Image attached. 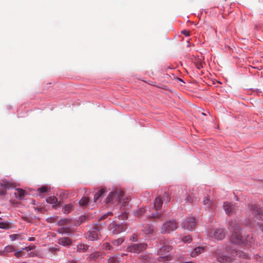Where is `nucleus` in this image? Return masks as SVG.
Masks as SVG:
<instances>
[{"label": "nucleus", "mask_w": 263, "mask_h": 263, "mask_svg": "<svg viewBox=\"0 0 263 263\" xmlns=\"http://www.w3.org/2000/svg\"><path fill=\"white\" fill-rule=\"evenodd\" d=\"M102 248L105 250H111L113 249L112 246L108 242H105L102 245Z\"/></svg>", "instance_id": "4c0bfd02"}, {"label": "nucleus", "mask_w": 263, "mask_h": 263, "mask_svg": "<svg viewBox=\"0 0 263 263\" xmlns=\"http://www.w3.org/2000/svg\"><path fill=\"white\" fill-rule=\"evenodd\" d=\"M143 231L146 234H152L154 232V226L149 224H145L144 226Z\"/></svg>", "instance_id": "5701e85b"}, {"label": "nucleus", "mask_w": 263, "mask_h": 263, "mask_svg": "<svg viewBox=\"0 0 263 263\" xmlns=\"http://www.w3.org/2000/svg\"><path fill=\"white\" fill-rule=\"evenodd\" d=\"M235 198L237 200H238V198L237 196H235Z\"/></svg>", "instance_id": "052dcab7"}, {"label": "nucleus", "mask_w": 263, "mask_h": 263, "mask_svg": "<svg viewBox=\"0 0 263 263\" xmlns=\"http://www.w3.org/2000/svg\"><path fill=\"white\" fill-rule=\"evenodd\" d=\"M22 255V252L21 251H18L15 252L14 255L17 257L19 258Z\"/></svg>", "instance_id": "8fccbe9b"}, {"label": "nucleus", "mask_w": 263, "mask_h": 263, "mask_svg": "<svg viewBox=\"0 0 263 263\" xmlns=\"http://www.w3.org/2000/svg\"><path fill=\"white\" fill-rule=\"evenodd\" d=\"M254 242V238L252 234L247 235L245 236V238L243 237V244L242 246H251Z\"/></svg>", "instance_id": "f3484780"}, {"label": "nucleus", "mask_w": 263, "mask_h": 263, "mask_svg": "<svg viewBox=\"0 0 263 263\" xmlns=\"http://www.w3.org/2000/svg\"><path fill=\"white\" fill-rule=\"evenodd\" d=\"M258 226L260 230L263 232V224H258Z\"/></svg>", "instance_id": "5fc2aeb1"}, {"label": "nucleus", "mask_w": 263, "mask_h": 263, "mask_svg": "<svg viewBox=\"0 0 263 263\" xmlns=\"http://www.w3.org/2000/svg\"><path fill=\"white\" fill-rule=\"evenodd\" d=\"M108 263H119V260L116 256H111L108 259Z\"/></svg>", "instance_id": "37998d69"}, {"label": "nucleus", "mask_w": 263, "mask_h": 263, "mask_svg": "<svg viewBox=\"0 0 263 263\" xmlns=\"http://www.w3.org/2000/svg\"><path fill=\"white\" fill-rule=\"evenodd\" d=\"M71 222V220L67 218H64L59 220L58 222V224L59 226L65 225Z\"/></svg>", "instance_id": "2f4dec72"}, {"label": "nucleus", "mask_w": 263, "mask_h": 263, "mask_svg": "<svg viewBox=\"0 0 263 263\" xmlns=\"http://www.w3.org/2000/svg\"><path fill=\"white\" fill-rule=\"evenodd\" d=\"M232 253H235L236 256L243 259H247L248 257V254L241 251L233 250L232 252Z\"/></svg>", "instance_id": "393cba45"}, {"label": "nucleus", "mask_w": 263, "mask_h": 263, "mask_svg": "<svg viewBox=\"0 0 263 263\" xmlns=\"http://www.w3.org/2000/svg\"><path fill=\"white\" fill-rule=\"evenodd\" d=\"M129 240L131 241H134V242L138 241V235L135 233L133 234L129 238Z\"/></svg>", "instance_id": "a18cd8bd"}, {"label": "nucleus", "mask_w": 263, "mask_h": 263, "mask_svg": "<svg viewBox=\"0 0 263 263\" xmlns=\"http://www.w3.org/2000/svg\"><path fill=\"white\" fill-rule=\"evenodd\" d=\"M203 203L209 207L211 205V201L208 197H205L203 200Z\"/></svg>", "instance_id": "c03bdc74"}, {"label": "nucleus", "mask_w": 263, "mask_h": 263, "mask_svg": "<svg viewBox=\"0 0 263 263\" xmlns=\"http://www.w3.org/2000/svg\"><path fill=\"white\" fill-rule=\"evenodd\" d=\"M109 228L114 234H118L125 231L127 229V226L123 223L117 224L113 221L109 224Z\"/></svg>", "instance_id": "6e6552de"}, {"label": "nucleus", "mask_w": 263, "mask_h": 263, "mask_svg": "<svg viewBox=\"0 0 263 263\" xmlns=\"http://www.w3.org/2000/svg\"><path fill=\"white\" fill-rule=\"evenodd\" d=\"M50 188H48L47 186L43 185L41 187L38 188L37 191L40 193H45L47 192L49 190Z\"/></svg>", "instance_id": "f704fd0d"}, {"label": "nucleus", "mask_w": 263, "mask_h": 263, "mask_svg": "<svg viewBox=\"0 0 263 263\" xmlns=\"http://www.w3.org/2000/svg\"><path fill=\"white\" fill-rule=\"evenodd\" d=\"M182 240L185 243H190L192 241L191 235H186L182 238Z\"/></svg>", "instance_id": "ea45409f"}, {"label": "nucleus", "mask_w": 263, "mask_h": 263, "mask_svg": "<svg viewBox=\"0 0 263 263\" xmlns=\"http://www.w3.org/2000/svg\"><path fill=\"white\" fill-rule=\"evenodd\" d=\"M0 228L5 229V230H9L11 228L10 223L8 222H1L0 221Z\"/></svg>", "instance_id": "c756f323"}, {"label": "nucleus", "mask_w": 263, "mask_h": 263, "mask_svg": "<svg viewBox=\"0 0 263 263\" xmlns=\"http://www.w3.org/2000/svg\"><path fill=\"white\" fill-rule=\"evenodd\" d=\"M147 245L146 243H130L126 248L128 252L139 254L144 251L147 248Z\"/></svg>", "instance_id": "7ed1b4c3"}, {"label": "nucleus", "mask_w": 263, "mask_h": 263, "mask_svg": "<svg viewBox=\"0 0 263 263\" xmlns=\"http://www.w3.org/2000/svg\"><path fill=\"white\" fill-rule=\"evenodd\" d=\"M243 237L244 236H242L239 233V231H235V232L232 233L230 239L231 242L232 243L239 246H242V244L243 243Z\"/></svg>", "instance_id": "9d476101"}, {"label": "nucleus", "mask_w": 263, "mask_h": 263, "mask_svg": "<svg viewBox=\"0 0 263 263\" xmlns=\"http://www.w3.org/2000/svg\"><path fill=\"white\" fill-rule=\"evenodd\" d=\"M195 65L196 67L198 69L202 68L203 67L204 65H205L204 63L202 61L201 59H198L195 61Z\"/></svg>", "instance_id": "c85d7f7f"}, {"label": "nucleus", "mask_w": 263, "mask_h": 263, "mask_svg": "<svg viewBox=\"0 0 263 263\" xmlns=\"http://www.w3.org/2000/svg\"><path fill=\"white\" fill-rule=\"evenodd\" d=\"M46 202L52 205V207L57 209L61 206V202L58 201V198L54 196H50L46 198Z\"/></svg>", "instance_id": "2eb2a0df"}, {"label": "nucleus", "mask_w": 263, "mask_h": 263, "mask_svg": "<svg viewBox=\"0 0 263 263\" xmlns=\"http://www.w3.org/2000/svg\"><path fill=\"white\" fill-rule=\"evenodd\" d=\"M194 114H199L201 115H206V113L205 112H203L202 109L199 107H195L194 108Z\"/></svg>", "instance_id": "58836bf2"}, {"label": "nucleus", "mask_w": 263, "mask_h": 263, "mask_svg": "<svg viewBox=\"0 0 263 263\" xmlns=\"http://www.w3.org/2000/svg\"><path fill=\"white\" fill-rule=\"evenodd\" d=\"M32 204H35V201L33 200L31 202Z\"/></svg>", "instance_id": "bf43d9fd"}, {"label": "nucleus", "mask_w": 263, "mask_h": 263, "mask_svg": "<svg viewBox=\"0 0 263 263\" xmlns=\"http://www.w3.org/2000/svg\"><path fill=\"white\" fill-rule=\"evenodd\" d=\"M89 246L84 243L78 244L77 246V251L79 252H85L88 249Z\"/></svg>", "instance_id": "b1692460"}, {"label": "nucleus", "mask_w": 263, "mask_h": 263, "mask_svg": "<svg viewBox=\"0 0 263 263\" xmlns=\"http://www.w3.org/2000/svg\"><path fill=\"white\" fill-rule=\"evenodd\" d=\"M58 243L63 246L68 247L71 245L72 241L68 237H62L58 239Z\"/></svg>", "instance_id": "a211bd4d"}, {"label": "nucleus", "mask_w": 263, "mask_h": 263, "mask_svg": "<svg viewBox=\"0 0 263 263\" xmlns=\"http://www.w3.org/2000/svg\"><path fill=\"white\" fill-rule=\"evenodd\" d=\"M139 258L143 263H154V259L148 254L141 255Z\"/></svg>", "instance_id": "412c9836"}, {"label": "nucleus", "mask_w": 263, "mask_h": 263, "mask_svg": "<svg viewBox=\"0 0 263 263\" xmlns=\"http://www.w3.org/2000/svg\"><path fill=\"white\" fill-rule=\"evenodd\" d=\"M107 191L106 187L101 186L97 192L94 195L93 201L95 203H100L101 201L102 197L107 193Z\"/></svg>", "instance_id": "ddd939ff"}, {"label": "nucleus", "mask_w": 263, "mask_h": 263, "mask_svg": "<svg viewBox=\"0 0 263 263\" xmlns=\"http://www.w3.org/2000/svg\"><path fill=\"white\" fill-rule=\"evenodd\" d=\"M128 213L126 211H124L121 214L119 215V218L121 220L127 219L128 218Z\"/></svg>", "instance_id": "79ce46f5"}, {"label": "nucleus", "mask_w": 263, "mask_h": 263, "mask_svg": "<svg viewBox=\"0 0 263 263\" xmlns=\"http://www.w3.org/2000/svg\"><path fill=\"white\" fill-rule=\"evenodd\" d=\"M16 183L12 181L2 180L0 182V196H4L6 194L7 189L15 188Z\"/></svg>", "instance_id": "20e7f679"}, {"label": "nucleus", "mask_w": 263, "mask_h": 263, "mask_svg": "<svg viewBox=\"0 0 263 263\" xmlns=\"http://www.w3.org/2000/svg\"><path fill=\"white\" fill-rule=\"evenodd\" d=\"M103 256V253L102 252L96 251L90 254L87 257V260L89 261H97L100 258H102Z\"/></svg>", "instance_id": "dca6fc26"}, {"label": "nucleus", "mask_w": 263, "mask_h": 263, "mask_svg": "<svg viewBox=\"0 0 263 263\" xmlns=\"http://www.w3.org/2000/svg\"><path fill=\"white\" fill-rule=\"evenodd\" d=\"M177 223L175 220H170L164 223L161 227V233H168L177 228Z\"/></svg>", "instance_id": "39448f33"}, {"label": "nucleus", "mask_w": 263, "mask_h": 263, "mask_svg": "<svg viewBox=\"0 0 263 263\" xmlns=\"http://www.w3.org/2000/svg\"><path fill=\"white\" fill-rule=\"evenodd\" d=\"M86 218V217L85 216L80 217L79 220H78L77 223L76 224L80 225L81 224Z\"/></svg>", "instance_id": "de8ad7c7"}, {"label": "nucleus", "mask_w": 263, "mask_h": 263, "mask_svg": "<svg viewBox=\"0 0 263 263\" xmlns=\"http://www.w3.org/2000/svg\"><path fill=\"white\" fill-rule=\"evenodd\" d=\"M171 198V194L168 192H165L163 196V201L166 203H168Z\"/></svg>", "instance_id": "7c9ffc66"}, {"label": "nucleus", "mask_w": 263, "mask_h": 263, "mask_svg": "<svg viewBox=\"0 0 263 263\" xmlns=\"http://www.w3.org/2000/svg\"><path fill=\"white\" fill-rule=\"evenodd\" d=\"M36 209L38 210L39 211H40V210L39 208H36Z\"/></svg>", "instance_id": "680f3d73"}, {"label": "nucleus", "mask_w": 263, "mask_h": 263, "mask_svg": "<svg viewBox=\"0 0 263 263\" xmlns=\"http://www.w3.org/2000/svg\"><path fill=\"white\" fill-rule=\"evenodd\" d=\"M127 202V201H125V200H123V203H122L123 205L124 206H125Z\"/></svg>", "instance_id": "13d9d810"}, {"label": "nucleus", "mask_w": 263, "mask_h": 263, "mask_svg": "<svg viewBox=\"0 0 263 263\" xmlns=\"http://www.w3.org/2000/svg\"><path fill=\"white\" fill-rule=\"evenodd\" d=\"M22 219L26 221H28V218L26 217H23Z\"/></svg>", "instance_id": "4d7b16f0"}, {"label": "nucleus", "mask_w": 263, "mask_h": 263, "mask_svg": "<svg viewBox=\"0 0 263 263\" xmlns=\"http://www.w3.org/2000/svg\"><path fill=\"white\" fill-rule=\"evenodd\" d=\"M124 241V239L123 237L119 238L117 239L112 240L111 241V243L114 246H119L121 245Z\"/></svg>", "instance_id": "cd10ccee"}, {"label": "nucleus", "mask_w": 263, "mask_h": 263, "mask_svg": "<svg viewBox=\"0 0 263 263\" xmlns=\"http://www.w3.org/2000/svg\"><path fill=\"white\" fill-rule=\"evenodd\" d=\"M163 200L160 197H156L154 201V206L157 210H159L162 205Z\"/></svg>", "instance_id": "a878e982"}, {"label": "nucleus", "mask_w": 263, "mask_h": 263, "mask_svg": "<svg viewBox=\"0 0 263 263\" xmlns=\"http://www.w3.org/2000/svg\"><path fill=\"white\" fill-rule=\"evenodd\" d=\"M89 202V198L87 197H83L79 201V204L81 206H84L87 204Z\"/></svg>", "instance_id": "473e14b6"}, {"label": "nucleus", "mask_w": 263, "mask_h": 263, "mask_svg": "<svg viewBox=\"0 0 263 263\" xmlns=\"http://www.w3.org/2000/svg\"><path fill=\"white\" fill-rule=\"evenodd\" d=\"M17 193H15V197L20 200H22L26 194V191L20 188L16 189Z\"/></svg>", "instance_id": "4be33fe9"}, {"label": "nucleus", "mask_w": 263, "mask_h": 263, "mask_svg": "<svg viewBox=\"0 0 263 263\" xmlns=\"http://www.w3.org/2000/svg\"><path fill=\"white\" fill-rule=\"evenodd\" d=\"M160 217V215H156L155 214H152L151 216H150V218H159Z\"/></svg>", "instance_id": "603ef678"}, {"label": "nucleus", "mask_w": 263, "mask_h": 263, "mask_svg": "<svg viewBox=\"0 0 263 263\" xmlns=\"http://www.w3.org/2000/svg\"><path fill=\"white\" fill-rule=\"evenodd\" d=\"M70 230L68 228L62 227L59 228L57 232L60 234H64V233H69Z\"/></svg>", "instance_id": "c9c22d12"}, {"label": "nucleus", "mask_w": 263, "mask_h": 263, "mask_svg": "<svg viewBox=\"0 0 263 263\" xmlns=\"http://www.w3.org/2000/svg\"><path fill=\"white\" fill-rule=\"evenodd\" d=\"M223 209L226 213L228 215H230L235 212L236 205L235 204H232L229 202H224L223 203Z\"/></svg>", "instance_id": "4468645a"}, {"label": "nucleus", "mask_w": 263, "mask_h": 263, "mask_svg": "<svg viewBox=\"0 0 263 263\" xmlns=\"http://www.w3.org/2000/svg\"><path fill=\"white\" fill-rule=\"evenodd\" d=\"M111 213H108L106 214H104L103 216L101 217V218L99 219V220L105 219L108 216V214H111Z\"/></svg>", "instance_id": "3c124183"}, {"label": "nucleus", "mask_w": 263, "mask_h": 263, "mask_svg": "<svg viewBox=\"0 0 263 263\" xmlns=\"http://www.w3.org/2000/svg\"><path fill=\"white\" fill-rule=\"evenodd\" d=\"M254 259L256 261L262 262L263 261V257L258 255H256L254 257Z\"/></svg>", "instance_id": "09e8293b"}, {"label": "nucleus", "mask_w": 263, "mask_h": 263, "mask_svg": "<svg viewBox=\"0 0 263 263\" xmlns=\"http://www.w3.org/2000/svg\"><path fill=\"white\" fill-rule=\"evenodd\" d=\"M229 229L232 232V233L235 231H239L240 227L235 220H231L229 222Z\"/></svg>", "instance_id": "6ab92c4d"}, {"label": "nucleus", "mask_w": 263, "mask_h": 263, "mask_svg": "<svg viewBox=\"0 0 263 263\" xmlns=\"http://www.w3.org/2000/svg\"><path fill=\"white\" fill-rule=\"evenodd\" d=\"M159 243L161 247L159 248V254L162 253H168L173 249V247L170 245L169 241L165 238H161L159 240Z\"/></svg>", "instance_id": "0eeeda50"}, {"label": "nucleus", "mask_w": 263, "mask_h": 263, "mask_svg": "<svg viewBox=\"0 0 263 263\" xmlns=\"http://www.w3.org/2000/svg\"><path fill=\"white\" fill-rule=\"evenodd\" d=\"M250 209L252 211V214L257 219L263 220V212L256 204L251 205Z\"/></svg>", "instance_id": "9b49d317"}, {"label": "nucleus", "mask_w": 263, "mask_h": 263, "mask_svg": "<svg viewBox=\"0 0 263 263\" xmlns=\"http://www.w3.org/2000/svg\"><path fill=\"white\" fill-rule=\"evenodd\" d=\"M2 219V218L0 217V220Z\"/></svg>", "instance_id": "e2e57ef3"}, {"label": "nucleus", "mask_w": 263, "mask_h": 263, "mask_svg": "<svg viewBox=\"0 0 263 263\" xmlns=\"http://www.w3.org/2000/svg\"><path fill=\"white\" fill-rule=\"evenodd\" d=\"M210 236L217 240H221L225 237V233L223 229L217 228L211 231Z\"/></svg>", "instance_id": "f8f14e48"}, {"label": "nucleus", "mask_w": 263, "mask_h": 263, "mask_svg": "<svg viewBox=\"0 0 263 263\" xmlns=\"http://www.w3.org/2000/svg\"><path fill=\"white\" fill-rule=\"evenodd\" d=\"M185 199L187 202L189 203L193 202V197L192 195H187Z\"/></svg>", "instance_id": "49530a36"}, {"label": "nucleus", "mask_w": 263, "mask_h": 263, "mask_svg": "<svg viewBox=\"0 0 263 263\" xmlns=\"http://www.w3.org/2000/svg\"><path fill=\"white\" fill-rule=\"evenodd\" d=\"M181 32H182V33L184 34L186 36H190V31H187V30H183V31H182Z\"/></svg>", "instance_id": "864d4df0"}, {"label": "nucleus", "mask_w": 263, "mask_h": 263, "mask_svg": "<svg viewBox=\"0 0 263 263\" xmlns=\"http://www.w3.org/2000/svg\"><path fill=\"white\" fill-rule=\"evenodd\" d=\"M29 241H34L35 240V238L33 237H29L28 239Z\"/></svg>", "instance_id": "6e6d98bb"}, {"label": "nucleus", "mask_w": 263, "mask_h": 263, "mask_svg": "<svg viewBox=\"0 0 263 263\" xmlns=\"http://www.w3.org/2000/svg\"><path fill=\"white\" fill-rule=\"evenodd\" d=\"M124 195L123 191L121 189H116L108 194L107 198L105 199L106 204H109L111 202H115V203H119L122 202V198Z\"/></svg>", "instance_id": "f257e3e1"}, {"label": "nucleus", "mask_w": 263, "mask_h": 263, "mask_svg": "<svg viewBox=\"0 0 263 263\" xmlns=\"http://www.w3.org/2000/svg\"><path fill=\"white\" fill-rule=\"evenodd\" d=\"M146 212L145 209L144 208H141L137 210L135 212V214L137 216H141L145 214Z\"/></svg>", "instance_id": "72a5a7b5"}, {"label": "nucleus", "mask_w": 263, "mask_h": 263, "mask_svg": "<svg viewBox=\"0 0 263 263\" xmlns=\"http://www.w3.org/2000/svg\"><path fill=\"white\" fill-rule=\"evenodd\" d=\"M213 254L216 256L217 261L221 263H232L234 260L231 256L222 254L218 249L214 251Z\"/></svg>", "instance_id": "423d86ee"}, {"label": "nucleus", "mask_w": 263, "mask_h": 263, "mask_svg": "<svg viewBox=\"0 0 263 263\" xmlns=\"http://www.w3.org/2000/svg\"><path fill=\"white\" fill-rule=\"evenodd\" d=\"M204 250V247H196L191 252L190 255L192 257H195L203 253Z\"/></svg>", "instance_id": "aec40b11"}, {"label": "nucleus", "mask_w": 263, "mask_h": 263, "mask_svg": "<svg viewBox=\"0 0 263 263\" xmlns=\"http://www.w3.org/2000/svg\"><path fill=\"white\" fill-rule=\"evenodd\" d=\"M14 251V248L12 246H8L4 248V253H11Z\"/></svg>", "instance_id": "e433bc0d"}, {"label": "nucleus", "mask_w": 263, "mask_h": 263, "mask_svg": "<svg viewBox=\"0 0 263 263\" xmlns=\"http://www.w3.org/2000/svg\"><path fill=\"white\" fill-rule=\"evenodd\" d=\"M9 237L10 238V239L12 240V241H14L17 239H21L22 238H21V234H11L9 236Z\"/></svg>", "instance_id": "a19ab883"}, {"label": "nucleus", "mask_w": 263, "mask_h": 263, "mask_svg": "<svg viewBox=\"0 0 263 263\" xmlns=\"http://www.w3.org/2000/svg\"><path fill=\"white\" fill-rule=\"evenodd\" d=\"M196 221L194 217H188L182 222V227L187 230H193L196 226Z\"/></svg>", "instance_id": "1a4fd4ad"}, {"label": "nucleus", "mask_w": 263, "mask_h": 263, "mask_svg": "<svg viewBox=\"0 0 263 263\" xmlns=\"http://www.w3.org/2000/svg\"><path fill=\"white\" fill-rule=\"evenodd\" d=\"M73 208V205L71 203L66 204L63 208V211L64 214H67L71 212Z\"/></svg>", "instance_id": "bb28decb"}, {"label": "nucleus", "mask_w": 263, "mask_h": 263, "mask_svg": "<svg viewBox=\"0 0 263 263\" xmlns=\"http://www.w3.org/2000/svg\"><path fill=\"white\" fill-rule=\"evenodd\" d=\"M101 234L98 225L96 224L85 234V238L90 241L97 240L100 239Z\"/></svg>", "instance_id": "f03ea898"}]
</instances>
